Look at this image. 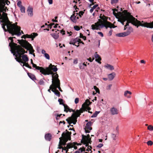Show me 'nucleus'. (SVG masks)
Masks as SVG:
<instances>
[{
    "mask_svg": "<svg viewBox=\"0 0 153 153\" xmlns=\"http://www.w3.org/2000/svg\"><path fill=\"white\" fill-rule=\"evenodd\" d=\"M7 19V21L4 19L0 20V24L4 31H7L12 36L16 35L17 36H19L21 35V33L20 32L21 30L20 27L15 24H12L8 17Z\"/></svg>",
    "mask_w": 153,
    "mask_h": 153,
    "instance_id": "f257e3e1",
    "label": "nucleus"
},
{
    "mask_svg": "<svg viewBox=\"0 0 153 153\" xmlns=\"http://www.w3.org/2000/svg\"><path fill=\"white\" fill-rule=\"evenodd\" d=\"M10 51L13 54V55L15 56V59L17 62L23 63V66H25L30 69L32 68L30 66L28 63H24L22 61L21 55L27 53L24 50V48H10Z\"/></svg>",
    "mask_w": 153,
    "mask_h": 153,
    "instance_id": "f03ea898",
    "label": "nucleus"
},
{
    "mask_svg": "<svg viewBox=\"0 0 153 153\" xmlns=\"http://www.w3.org/2000/svg\"><path fill=\"white\" fill-rule=\"evenodd\" d=\"M130 22L132 24L137 27V28L139 26L148 28H153V21L150 23L145 22L143 21H141L137 20L132 16H129L128 19Z\"/></svg>",
    "mask_w": 153,
    "mask_h": 153,
    "instance_id": "7ed1b4c3",
    "label": "nucleus"
},
{
    "mask_svg": "<svg viewBox=\"0 0 153 153\" xmlns=\"http://www.w3.org/2000/svg\"><path fill=\"white\" fill-rule=\"evenodd\" d=\"M91 103V102H90L87 99L85 102L82 104V108L79 110H76V113L72 114L69 119H73L74 120L73 123L74 125L75 124L77 121V118L80 116L81 113H83L85 110V108H86V106H89Z\"/></svg>",
    "mask_w": 153,
    "mask_h": 153,
    "instance_id": "20e7f679",
    "label": "nucleus"
},
{
    "mask_svg": "<svg viewBox=\"0 0 153 153\" xmlns=\"http://www.w3.org/2000/svg\"><path fill=\"white\" fill-rule=\"evenodd\" d=\"M10 2L7 0H0V20H7V13H5L8 9L6 5H8Z\"/></svg>",
    "mask_w": 153,
    "mask_h": 153,
    "instance_id": "39448f33",
    "label": "nucleus"
},
{
    "mask_svg": "<svg viewBox=\"0 0 153 153\" xmlns=\"http://www.w3.org/2000/svg\"><path fill=\"white\" fill-rule=\"evenodd\" d=\"M71 132H68L67 133L63 132L62 134V137L59 138L60 141L59 143H61L63 146H65L66 143L68 140H71Z\"/></svg>",
    "mask_w": 153,
    "mask_h": 153,
    "instance_id": "423d86ee",
    "label": "nucleus"
},
{
    "mask_svg": "<svg viewBox=\"0 0 153 153\" xmlns=\"http://www.w3.org/2000/svg\"><path fill=\"white\" fill-rule=\"evenodd\" d=\"M19 44L22 45L23 48H33L31 45L27 41L23 39L20 40Z\"/></svg>",
    "mask_w": 153,
    "mask_h": 153,
    "instance_id": "0eeeda50",
    "label": "nucleus"
},
{
    "mask_svg": "<svg viewBox=\"0 0 153 153\" xmlns=\"http://www.w3.org/2000/svg\"><path fill=\"white\" fill-rule=\"evenodd\" d=\"M131 16V15H129L128 16H126L123 18V21H122L121 20H118V21L120 22L123 25H124L123 22H126V21H127V23H126V25H125L124 26V30H126V28L125 27H126V26H127V25H128V23H131V22H130L129 21H128V18L129 17V16Z\"/></svg>",
    "mask_w": 153,
    "mask_h": 153,
    "instance_id": "6e6552de",
    "label": "nucleus"
},
{
    "mask_svg": "<svg viewBox=\"0 0 153 153\" xmlns=\"http://www.w3.org/2000/svg\"><path fill=\"white\" fill-rule=\"evenodd\" d=\"M80 40V39L79 38H76L73 40L71 41L70 42V44H72L73 46H75L76 47H78L79 45V42Z\"/></svg>",
    "mask_w": 153,
    "mask_h": 153,
    "instance_id": "1a4fd4ad",
    "label": "nucleus"
},
{
    "mask_svg": "<svg viewBox=\"0 0 153 153\" xmlns=\"http://www.w3.org/2000/svg\"><path fill=\"white\" fill-rule=\"evenodd\" d=\"M38 35V34L36 33H33L30 35H24L22 36V38L24 39H25L26 38H31L32 40H33L35 37L37 36Z\"/></svg>",
    "mask_w": 153,
    "mask_h": 153,
    "instance_id": "9d476101",
    "label": "nucleus"
},
{
    "mask_svg": "<svg viewBox=\"0 0 153 153\" xmlns=\"http://www.w3.org/2000/svg\"><path fill=\"white\" fill-rule=\"evenodd\" d=\"M91 124L92 122L91 121H89L86 123L85 127V128L86 133H89L90 132V131L92 129V128L91 127Z\"/></svg>",
    "mask_w": 153,
    "mask_h": 153,
    "instance_id": "9b49d317",
    "label": "nucleus"
},
{
    "mask_svg": "<svg viewBox=\"0 0 153 153\" xmlns=\"http://www.w3.org/2000/svg\"><path fill=\"white\" fill-rule=\"evenodd\" d=\"M52 65L51 64H50L48 67H46L45 69L42 67L43 69H42L40 70V72L42 74H43V73H48L49 71L51 70V67L52 66Z\"/></svg>",
    "mask_w": 153,
    "mask_h": 153,
    "instance_id": "f8f14e48",
    "label": "nucleus"
},
{
    "mask_svg": "<svg viewBox=\"0 0 153 153\" xmlns=\"http://www.w3.org/2000/svg\"><path fill=\"white\" fill-rule=\"evenodd\" d=\"M63 106H64V111L66 112H68V111L70 112H71L72 111L74 112L73 113H76V112H75V110H74L71 108H70L67 105L64 104Z\"/></svg>",
    "mask_w": 153,
    "mask_h": 153,
    "instance_id": "ddd939ff",
    "label": "nucleus"
},
{
    "mask_svg": "<svg viewBox=\"0 0 153 153\" xmlns=\"http://www.w3.org/2000/svg\"><path fill=\"white\" fill-rule=\"evenodd\" d=\"M80 144H78V143L76 142H73L71 143H68L67 145V150H66V152L67 153V152H68V149L73 147V146H74L76 145L78 146Z\"/></svg>",
    "mask_w": 153,
    "mask_h": 153,
    "instance_id": "4468645a",
    "label": "nucleus"
},
{
    "mask_svg": "<svg viewBox=\"0 0 153 153\" xmlns=\"http://www.w3.org/2000/svg\"><path fill=\"white\" fill-rule=\"evenodd\" d=\"M55 74H56L54 76V79L53 78L52 81V82L53 81V83L54 84L59 83V82H60V80L58 78V75L56 73Z\"/></svg>",
    "mask_w": 153,
    "mask_h": 153,
    "instance_id": "2eb2a0df",
    "label": "nucleus"
},
{
    "mask_svg": "<svg viewBox=\"0 0 153 153\" xmlns=\"http://www.w3.org/2000/svg\"><path fill=\"white\" fill-rule=\"evenodd\" d=\"M27 11L28 15L29 16L32 17L33 16V8L32 7H28L27 10Z\"/></svg>",
    "mask_w": 153,
    "mask_h": 153,
    "instance_id": "dca6fc26",
    "label": "nucleus"
},
{
    "mask_svg": "<svg viewBox=\"0 0 153 153\" xmlns=\"http://www.w3.org/2000/svg\"><path fill=\"white\" fill-rule=\"evenodd\" d=\"M111 114L113 115L117 114H118V110L114 107L111 108L110 110Z\"/></svg>",
    "mask_w": 153,
    "mask_h": 153,
    "instance_id": "f3484780",
    "label": "nucleus"
},
{
    "mask_svg": "<svg viewBox=\"0 0 153 153\" xmlns=\"http://www.w3.org/2000/svg\"><path fill=\"white\" fill-rule=\"evenodd\" d=\"M82 140H84V143L86 142V140L89 139L90 140H91V138L90 137V136L89 134H87V136L84 135H82Z\"/></svg>",
    "mask_w": 153,
    "mask_h": 153,
    "instance_id": "a211bd4d",
    "label": "nucleus"
},
{
    "mask_svg": "<svg viewBox=\"0 0 153 153\" xmlns=\"http://www.w3.org/2000/svg\"><path fill=\"white\" fill-rule=\"evenodd\" d=\"M45 137L46 140L50 141L51 139V134L50 133H48L45 135Z\"/></svg>",
    "mask_w": 153,
    "mask_h": 153,
    "instance_id": "6ab92c4d",
    "label": "nucleus"
},
{
    "mask_svg": "<svg viewBox=\"0 0 153 153\" xmlns=\"http://www.w3.org/2000/svg\"><path fill=\"white\" fill-rule=\"evenodd\" d=\"M116 74L114 72H113L108 75V77L110 80H111L114 78Z\"/></svg>",
    "mask_w": 153,
    "mask_h": 153,
    "instance_id": "aec40b11",
    "label": "nucleus"
},
{
    "mask_svg": "<svg viewBox=\"0 0 153 153\" xmlns=\"http://www.w3.org/2000/svg\"><path fill=\"white\" fill-rule=\"evenodd\" d=\"M116 36L120 37H123L128 36L126 32L123 33H120L116 34Z\"/></svg>",
    "mask_w": 153,
    "mask_h": 153,
    "instance_id": "412c9836",
    "label": "nucleus"
},
{
    "mask_svg": "<svg viewBox=\"0 0 153 153\" xmlns=\"http://www.w3.org/2000/svg\"><path fill=\"white\" fill-rule=\"evenodd\" d=\"M54 84L55 85V86H54V89H56V88H58L60 91L62 92V91L60 87V82Z\"/></svg>",
    "mask_w": 153,
    "mask_h": 153,
    "instance_id": "4be33fe9",
    "label": "nucleus"
},
{
    "mask_svg": "<svg viewBox=\"0 0 153 153\" xmlns=\"http://www.w3.org/2000/svg\"><path fill=\"white\" fill-rule=\"evenodd\" d=\"M76 17L74 14L70 17V20L74 23H76L77 22V19H76Z\"/></svg>",
    "mask_w": 153,
    "mask_h": 153,
    "instance_id": "5701e85b",
    "label": "nucleus"
},
{
    "mask_svg": "<svg viewBox=\"0 0 153 153\" xmlns=\"http://www.w3.org/2000/svg\"><path fill=\"white\" fill-rule=\"evenodd\" d=\"M132 94V93L128 91H126L124 92V95L125 96L127 97L128 98H131V97L129 95H131Z\"/></svg>",
    "mask_w": 153,
    "mask_h": 153,
    "instance_id": "b1692460",
    "label": "nucleus"
},
{
    "mask_svg": "<svg viewBox=\"0 0 153 153\" xmlns=\"http://www.w3.org/2000/svg\"><path fill=\"white\" fill-rule=\"evenodd\" d=\"M27 74L28 76L33 80L36 79V77L34 75L30 73H28Z\"/></svg>",
    "mask_w": 153,
    "mask_h": 153,
    "instance_id": "393cba45",
    "label": "nucleus"
},
{
    "mask_svg": "<svg viewBox=\"0 0 153 153\" xmlns=\"http://www.w3.org/2000/svg\"><path fill=\"white\" fill-rule=\"evenodd\" d=\"M22 56H21V57L22 58L23 61L25 62H26L28 61V58L27 56V55L26 54H23Z\"/></svg>",
    "mask_w": 153,
    "mask_h": 153,
    "instance_id": "a878e982",
    "label": "nucleus"
},
{
    "mask_svg": "<svg viewBox=\"0 0 153 153\" xmlns=\"http://www.w3.org/2000/svg\"><path fill=\"white\" fill-rule=\"evenodd\" d=\"M71 117H69L68 119H66V121H67L68 123L70 125V126L73 127V125H71V124L72 123H73V122H74V120L73 119H70L69 118Z\"/></svg>",
    "mask_w": 153,
    "mask_h": 153,
    "instance_id": "bb28decb",
    "label": "nucleus"
},
{
    "mask_svg": "<svg viewBox=\"0 0 153 153\" xmlns=\"http://www.w3.org/2000/svg\"><path fill=\"white\" fill-rule=\"evenodd\" d=\"M32 65L33 67L34 68H35V69L36 70H39L40 71V70L42 69H43L42 68V67L37 66L36 64L34 63H33Z\"/></svg>",
    "mask_w": 153,
    "mask_h": 153,
    "instance_id": "cd10ccee",
    "label": "nucleus"
},
{
    "mask_svg": "<svg viewBox=\"0 0 153 153\" xmlns=\"http://www.w3.org/2000/svg\"><path fill=\"white\" fill-rule=\"evenodd\" d=\"M50 74L52 75V77L53 78V76L55 74V73H54L51 70H50L48 73H43V74L44 75H49Z\"/></svg>",
    "mask_w": 153,
    "mask_h": 153,
    "instance_id": "c85d7f7f",
    "label": "nucleus"
},
{
    "mask_svg": "<svg viewBox=\"0 0 153 153\" xmlns=\"http://www.w3.org/2000/svg\"><path fill=\"white\" fill-rule=\"evenodd\" d=\"M50 74L52 75V77L53 78V76L55 74V73H54L51 70H50L48 73H43V74L44 75H49Z\"/></svg>",
    "mask_w": 153,
    "mask_h": 153,
    "instance_id": "c756f323",
    "label": "nucleus"
},
{
    "mask_svg": "<svg viewBox=\"0 0 153 153\" xmlns=\"http://www.w3.org/2000/svg\"><path fill=\"white\" fill-rule=\"evenodd\" d=\"M53 81L52 82V84L50 86V88L48 90V91L50 93L51 92V90L52 91V89H54V86H55V85L54 84V83H53Z\"/></svg>",
    "mask_w": 153,
    "mask_h": 153,
    "instance_id": "7c9ffc66",
    "label": "nucleus"
},
{
    "mask_svg": "<svg viewBox=\"0 0 153 153\" xmlns=\"http://www.w3.org/2000/svg\"><path fill=\"white\" fill-rule=\"evenodd\" d=\"M52 91L56 95H57L59 97L60 96V93L56 89H52Z\"/></svg>",
    "mask_w": 153,
    "mask_h": 153,
    "instance_id": "2f4dec72",
    "label": "nucleus"
},
{
    "mask_svg": "<svg viewBox=\"0 0 153 153\" xmlns=\"http://www.w3.org/2000/svg\"><path fill=\"white\" fill-rule=\"evenodd\" d=\"M105 67L106 68H108L111 70L114 69V67L113 66H112L111 65H110L109 64H107V65H106L105 66Z\"/></svg>",
    "mask_w": 153,
    "mask_h": 153,
    "instance_id": "473e14b6",
    "label": "nucleus"
},
{
    "mask_svg": "<svg viewBox=\"0 0 153 153\" xmlns=\"http://www.w3.org/2000/svg\"><path fill=\"white\" fill-rule=\"evenodd\" d=\"M133 28L131 27H130L128 28V30L126 31L127 33L128 34V35L130 34L133 31Z\"/></svg>",
    "mask_w": 153,
    "mask_h": 153,
    "instance_id": "72a5a7b5",
    "label": "nucleus"
},
{
    "mask_svg": "<svg viewBox=\"0 0 153 153\" xmlns=\"http://www.w3.org/2000/svg\"><path fill=\"white\" fill-rule=\"evenodd\" d=\"M52 36L55 39H57L59 37V35L58 34L55 33H53L51 34Z\"/></svg>",
    "mask_w": 153,
    "mask_h": 153,
    "instance_id": "f704fd0d",
    "label": "nucleus"
},
{
    "mask_svg": "<svg viewBox=\"0 0 153 153\" xmlns=\"http://www.w3.org/2000/svg\"><path fill=\"white\" fill-rule=\"evenodd\" d=\"M51 70L53 71L54 72H56L57 71L58 69L56 67H55V65H52V66L51 67Z\"/></svg>",
    "mask_w": 153,
    "mask_h": 153,
    "instance_id": "c9c22d12",
    "label": "nucleus"
},
{
    "mask_svg": "<svg viewBox=\"0 0 153 153\" xmlns=\"http://www.w3.org/2000/svg\"><path fill=\"white\" fill-rule=\"evenodd\" d=\"M105 22H106V24L107 25H108V27H107L106 26V27H105L106 29H107L108 28V27H109V28H114L115 27H114V26L112 27L111 26H110L109 25H110L111 24V23H110V22H108L107 21H105Z\"/></svg>",
    "mask_w": 153,
    "mask_h": 153,
    "instance_id": "e433bc0d",
    "label": "nucleus"
},
{
    "mask_svg": "<svg viewBox=\"0 0 153 153\" xmlns=\"http://www.w3.org/2000/svg\"><path fill=\"white\" fill-rule=\"evenodd\" d=\"M98 6V5L97 4L93 6L92 8L90 10V12L91 13H92L94 11V10Z\"/></svg>",
    "mask_w": 153,
    "mask_h": 153,
    "instance_id": "4c0bfd02",
    "label": "nucleus"
},
{
    "mask_svg": "<svg viewBox=\"0 0 153 153\" xmlns=\"http://www.w3.org/2000/svg\"><path fill=\"white\" fill-rule=\"evenodd\" d=\"M100 112V111H96L94 114L91 116L92 118L96 117L98 114Z\"/></svg>",
    "mask_w": 153,
    "mask_h": 153,
    "instance_id": "58836bf2",
    "label": "nucleus"
},
{
    "mask_svg": "<svg viewBox=\"0 0 153 153\" xmlns=\"http://www.w3.org/2000/svg\"><path fill=\"white\" fill-rule=\"evenodd\" d=\"M84 14V12H83V11H80L79 13H76V16L77 15H78L80 17H82V16L83 15V14Z\"/></svg>",
    "mask_w": 153,
    "mask_h": 153,
    "instance_id": "ea45409f",
    "label": "nucleus"
},
{
    "mask_svg": "<svg viewBox=\"0 0 153 153\" xmlns=\"http://www.w3.org/2000/svg\"><path fill=\"white\" fill-rule=\"evenodd\" d=\"M84 140H81V143H83L85 145V146H88V147H89V146L88 145L89 143H88V142L86 141V142L84 143Z\"/></svg>",
    "mask_w": 153,
    "mask_h": 153,
    "instance_id": "a19ab883",
    "label": "nucleus"
},
{
    "mask_svg": "<svg viewBox=\"0 0 153 153\" xmlns=\"http://www.w3.org/2000/svg\"><path fill=\"white\" fill-rule=\"evenodd\" d=\"M94 88L95 90L96 93H97L99 94L100 93L99 89L96 86H94Z\"/></svg>",
    "mask_w": 153,
    "mask_h": 153,
    "instance_id": "79ce46f5",
    "label": "nucleus"
},
{
    "mask_svg": "<svg viewBox=\"0 0 153 153\" xmlns=\"http://www.w3.org/2000/svg\"><path fill=\"white\" fill-rule=\"evenodd\" d=\"M20 9L22 13H25V7L24 6H22L20 7Z\"/></svg>",
    "mask_w": 153,
    "mask_h": 153,
    "instance_id": "37998d69",
    "label": "nucleus"
},
{
    "mask_svg": "<svg viewBox=\"0 0 153 153\" xmlns=\"http://www.w3.org/2000/svg\"><path fill=\"white\" fill-rule=\"evenodd\" d=\"M28 50H29L30 53L32 54L34 51L33 48H25Z\"/></svg>",
    "mask_w": 153,
    "mask_h": 153,
    "instance_id": "c03bdc74",
    "label": "nucleus"
},
{
    "mask_svg": "<svg viewBox=\"0 0 153 153\" xmlns=\"http://www.w3.org/2000/svg\"><path fill=\"white\" fill-rule=\"evenodd\" d=\"M58 102H59V104L60 105H63L64 104L63 100L62 99H59L58 100Z\"/></svg>",
    "mask_w": 153,
    "mask_h": 153,
    "instance_id": "a18cd8bd",
    "label": "nucleus"
},
{
    "mask_svg": "<svg viewBox=\"0 0 153 153\" xmlns=\"http://www.w3.org/2000/svg\"><path fill=\"white\" fill-rule=\"evenodd\" d=\"M147 129L151 131H153V126L151 125H149L148 126Z\"/></svg>",
    "mask_w": 153,
    "mask_h": 153,
    "instance_id": "49530a36",
    "label": "nucleus"
},
{
    "mask_svg": "<svg viewBox=\"0 0 153 153\" xmlns=\"http://www.w3.org/2000/svg\"><path fill=\"white\" fill-rule=\"evenodd\" d=\"M74 30L76 31H79L80 30L79 27L78 26L75 25L74 27Z\"/></svg>",
    "mask_w": 153,
    "mask_h": 153,
    "instance_id": "de8ad7c7",
    "label": "nucleus"
},
{
    "mask_svg": "<svg viewBox=\"0 0 153 153\" xmlns=\"http://www.w3.org/2000/svg\"><path fill=\"white\" fill-rule=\"evenodd\" d=\"M94 56L95 58H96V59H97V58H100V56L97 54V52H96L95 53V54L94 55Z\"/></svg>",
    "mask_w": 153,
    "mask_h": 153,
    "instance_id": "09e8293b",
    "label": "nucleus"
},
{
    "mask_svg": "<svg viewBox=\"0 0 153 153\" xmlns=\"http://www.w3.org/2000/svg\"><path fill=\"white\" fill-rule=\"evenodd\" d=\"M94 56L95 58H96V59H97V58H100V56L97 54V52H96L95 53V54L94 55Z\"/></svg>",
    "mask_w": 153,
    "mask_h": 153,
    "instance_id": "8fccbe9b",
    "label": "nucleus"
},
{
    "mask_svg": "<svg viewBox=\"0 0 153 153\" xmlns=\"http://www.w3.org/2000/svg\"><path fill=\"white\" fill-rule=\"evenodd\" d=\"M101 60V57L95 59V61L97 62L100 64H101V62L100 61Z\"/></svg>",
    "mask_w": 153,
    "mask_h": 153,
    "instance_id": "3c124183",
    "label": "nucleus"
},
{
    "mask_svg": "<svg viewBox=\"0 0 153 153\" xmlns=\"http://www.w3.org/2000/svg\"><path fill=\"white\" fill-rule=\"evenodd\" d=\"M44 82L42 79L40 80L39 82V84L40 85H43L44 84Z\"/></svg>",
    "mask_w": 153,
    "mask_h": 153,
    "instance_id": "603ef678",
    "label": "nucleus"
},
{
    "mask_svg": "<svg viewBox=\"0 0 153 153\" xmlns=\"http://www.w3.org/2000/svg\"><path fill=\"white\" fill-rule=\"evenodd\" d=\"M85 108H85V110L84 111H87V110L90 111V110L91 109V108L89 107V106H86Z\"/></svg>",
    "mask_w": 153,
    "mask_h": 153,
    "instance_id": "864d4df0",
    "label": "nucleus"
},
{
    "mask_svg": "<svg viewBox=\"0 0 153 153\" xmlns=\"http://www.w3.org/2000/svg\"><path fill=\"white\" fill-rule=\"evenodd\" d=\"M79 151H80L81 152H85V148L83 147L82 148H80L79 149Z\"/></svg>",
    "mask_w": 153,
    "mask_h": 153,
    "instance_id": "5fc2aeb1",
    "label": "nucleus"
},
{
    "mask_svg": "<svg viewBox=\"0 0 153 153\" xmlns=\"http://www.w3.org/2000/svg\"><path fill=\"white\" fill-rule=\"evenodd\" d=\"M147 145L149 146H151L153 144V142L151 140L148 141L147 142Z\"/></svg>",
    "mask_w": 153,
    "mask_h": 153,
    "instance_id": "6e6d98bb",
    "label": "nucleus"
},
{
    "mask_svg": "<svg viewBox=\"0 0 153 153\" xmlns=\"http://www.w3.org/2000/svg\"><path fill=\"white\" fill-rule=\"evenodd\" d=\"M45 57L47 59H50V56L49 54L47 53H45V54H44Z\"/></svg>",
    "mask_w": 153,
    "mask_h": 153,
    "instance_id": "4d7b16f0",
    "label": "nucleus"
},
{
    "mask_svg": "<svg viewBox=\"0 0 153 153\" xmlns=\"http://www.w3.org/2000/svg\"><path fill=\"white\" fill-rule=\"evenodd\" d=\"M80 37L81 38H82L84 40H86V36H83L82 34H80Z\"/></svg>",
    "mask_w": 153,
    "mask_h": 153,
    "instance_id": "13d9d810",
    "label": "nucleus"
},
{
    "mask_svg": "<svg viewBox=\"0 0 153 153\" xmlns=\"http://www.w3.org/2000/svg\"><path fill=\"white\" fill-rule=\"evenodd\" d=\"M17 5L19 7H20L22 6V2L21 1H19L17 3Z\"/></svg>",
    "mask_w": 153,
    "mask_h": 153,
    "instance_id": "bf43d9fd",
    "label": "nucleus"
},
{
    "mask_svg": "<svg viewBox=\"0 0 153 153\" xmlns=\"http://www.w3.org/2000/svg\"><path fill=\"white\" fill-rule=\"evenodd\" d=\"M62 115V114H57L56 115V119L57 120H58L59 119V118Z\"/></svg>",
    "mask_w": 153,
    "mask_h": 153,
    "instance_id": "052dcab7",
    "label": "nucleus"
},
{
    "mask_svg": "<svg viewBox=\"0 0 153 153\" xmlns=\"http://www.w3.org/2000/svg\"><path fill=\"white\" fill-rule=\"evenodd\" d=\"M118 1V0H111V3L112 4L114 3H116Z\"/></svg>",
    "mask_w": 153,
    "mask_h": 153,
    "instance_id": "680f3d73",
    "label": "nucleus"
},
{
    "mask_svg": "<svg viewBox=\"0 0 153 153\" xmlns=\"http://www.w3.org/2000/svg\"><path fill=\"white\" fill-rule=\"evenodd\" d=\"M116 137V135L115 134H111V137L113 139V140H116L115 137Z\"/></svg>",
    "mask_w": 153,
    "mask_h": 153,
    "instance_id": "e2e57ef3",
    "label": "nucleus"
},
{
    "mask_svg": "<svg viewBox=\"0 0 153 153\" xmlns=\"http://www.w3.org/2000/svg\"><path fill=\"white\" fill-rule=\"evenodd\" d=\"M62 145H63L62 144H61V143H59V144L58 145V148L59 149H63V147Z\"/></svg>",
    "mask_w": 153,
    "mask_h": 153,
    "instance_id": "0e129e2a",
    "label": "nucleus"
},
{
    "mask_svg": "<svg viewBox=\"0 0 153 153\" xmlns=\"http://www.w3.org/2000/svg\"><path fill=\"white\" fill-rule=\"evenodd\" d=\"M79 102V99L78 98H75V104H77Z\"/></svg>",
    "mask_w": 153,
    "mask_h": 153,
    "instance_id": "69168bd1",
    "label": "nucleus"
},
{
    "mask_svg": "<svg viewBox=\"0 0 153 153\" xmlns=\"http://www.w3.org/2000/svg\"><path fill=\"white\" fill-rule=\"evenodd\" d=\"M60 33H61L62 35H63L65 34V31L63 30H59Z\"/></svg>",
    "mask_w": 153,
    "mask_h": 153,
    "instance_id": "338daca9",
    "label": "nucleus"
},
{
    "mask_svg": "<svg viewBox=\"0 0 153 153\" xmlns=\"http://www.w3.org/2000/svg\"><path fill=\"white\" fill-rule=\"evenodd\" d=\"M103 145L102 144L100 143L97 146V147L98 148H101L103 146Z\"/></svg>",
    "mask_w": 153,
    "mask_h": 153,
    "instance_id": "774afa93",
    "label": "nucleus"
}]
</instances>
